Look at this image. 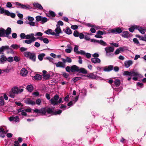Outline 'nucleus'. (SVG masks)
<instances>
[{
	"label": "nucleus",
	"instance_id": "1",
	"mask_svg": "<svg viewBox=\"0 0 146 146\" xmlns=\"http://www.w3.org/2000/svg\"><path fill=\"white\" fill-rule=\"evenodd\" d=\"M11 29L10 27H8L6 30L2 28H0V36L1 37H6L9 39L11 38L9 35L11 34Z\"/></svg>",
	"mask_w": 146,
	"mask_h": 146
},
{
	"label": "nucleus",
	"instance_id": "2",
	"mask_svg": "<svg viewBox=\"0 0 146 146\" xmlns=\"http://www.w3.org/2000/svg\"><path fill=\"white\" fill-rule=\"evenodd\" d=\"M135 29L138 30L142 34H144L146 31L144 27H139L136 25H134L129 28V31L131 33L133 32Z\"/></svg>",
	"mask_w": 146,
	"mask_h": 146
},
{
	"label": "nucleus",
	"instance_id": "3",
	"mask_svg": "<svg viewBox=\"0 0 146 146\" xmlns=\"http://www.w3.org/2000/svg\"><path fill=\"white\" fill-rule=\"evenodd\" d=\"M24 56L27 58H29L33 61L36 60V55L35 53L31 52L26 51L24 52Z\"/></svg>",
	"mask_w": 146,
	"mask_h": 146
},
{
	"label": "nucleus",
	"instance_id": "4",
	"mask_svg": "<svg viewBox=\"0 0 146 146\" xmlns=\"http://www.w3.org/2000/svg\"><path fill=\"white\" fill-rule=\"evenodd\" d=\"M36 22H40L42 24L46 23L48 20V19L46 18L39 15L36 17Z\"/></svg>",
	"mask_w": 146,
	"mask_h": 146
},
{
	"label": "nucleus",
	"instance_id": "5",
	"mask_svg": "<svg viewBox=\"0 0 146 146\" xmlns=\"http://www.w3.org/2000/svg\"><path fill=\"white\" fill-rule=\"evenodd\" d=\"M139 74L137 72H135L134 71H132L129 72L127 71H125L123 73L124 75H128L129 76H138Z\"/></svg>",
	"mask_w": 146,
	"mask_h": 146
},
{
	"label": "nucleus",
	"instance_id": "6",
	"mask_svg": "<svg viewBox=\"0 0 146 146\" xmlns=\"http://www.w3.org/2000/svg\"><path fill=\"white\" fill-rule=\"evenodd\" d=\"M59 98V97L57 95H55L53 98L50 100L51 103L54 106L58 104V100Z\"/></svg>",
	"mask_w": 146,
	"mask_h": 146
},
{
	"label": "nucleus",
	"instance_id": "7",
	"mask_svg": "<svg viewBox=\"0 0 146 146\" xmlns=\"http://www.w3.org/2000/svg\"><path fill=\"white\" fill-rule=\"evenodd\" d=\"M56 28L55 29L54 31L55 35H54L56 36H59V34L62 33V31L61 30L60 26H59L58 25H56Z\"/></svg>",
	"mask_w": 146,
	"mask_h": 146
},
{
	"label": "nucleus",
	"instance_id": "8",
	"mask_svg": "<svg viewBox=\"0 0 146 146\" xmlns=\"http://www.w3.org/2000/svg\"><path fill=\"white\" fill-rule=\"evenodd\" d=\"M23 89L19 88L17 87H15L12 89L11 91L17 94L23 92Z\"/></svg>",
	"mask_w": 146,
	"mask_h": 146
},
{
	"label": "nucleus",
	"instance_id": "9",
	"mask_svg": "<svg viewBox=\"0 0 146 146\" xmlns=\"http://www.w3.org/2000/svg\"><path fill=\"white\" fill-rule=\"evenodd\" d=\"M9 120L11 121H13L15 122H19L20 121L19 117L17 116H11L9 118Z\"/></svg>",
	"mask_w": 146,
	"mask_h": 146
},
{
	"label": "nucleus",
	"instance_id": "10",
	"mask_svg": "<svg viewBox=\"0 0 146 146\" xmlns=\"http://www.w3.org/2000/svg\"><path fill=\"white\" fill-rule=\"evenodd\" d=\"M15 4L20 6L21 8L23 9H31L32 8L29 5L26 6L19 2H16Z\"/></svg>",
	"mask_w": 146,
	"mask_h": 146
},
{
	"label": "nucleus",
	"instance_id": "11",
	"mask_svg": "<svg viewBox=\"0 0 146 146\" xmlns=\"http://www.w3.org/2000/svg\"><path fill=\"white\" fill-rule=\"evenodd\" d=\"M122 32V30L121 29L119 28H117L111 30L110 32L114 34H116L121 33Z\"/></svg>",
	"mask_w": 146,
	"mask_h": 146
},
{
	"label": "nucleus",
	"instance_id": "12",
	"mask_svg": "<svg viewBox=\"0 0 146 146\" xmlns=\"http://www.w3.org/2000/svg\"><path fill=\"white\" fill-rule=\"evenodd\" d=\"M8 131L6 130L5 131L4 129L2 127H0V136L2 138H4L5 136V135L6 134V133L8 132Z\"/></svg>",
	"mask_w": 146,
	"mask_h": 146
},
{
	"label": "nucleus",
	"instance_id": "13",
	"mask_svg": "<svg viewBox=\"0 0 146 146\" xmlns=\"http://www.w3.org/2000/svg\"><path fill=\"white\" fill-rule=\"evenodd\" d=\"M113 66L112 65H109L104 68L103 71L105 72H110L113 69Z\"/></svg>",
	"mask_w": 146,
	"mask_h": 146
},
{
	"label": "nucleus",
	"instance_id": "14",
	"mask_svg": "<svg viewBox=\"0 0 146 146\" xmlns=\"http://www.w3.org/2000/svg\"><path fill=\"white\" fill-rule=\"evenodd\" d=\"M133 63V62L131 60H128L124 62V65L126 68H129Z\"/></svg>",
	"mask_w": 146,
	"mask_h": 146
},
{
	"label": "nucleus",
	"instance_id": "15",
	"mask_svg": "<svg viewBox=\"0 0 146 146\" xmlns=\"http://www.w3.org/2000/svg\"><path fill=\"white\" fill-rule=\"evenodd\" d=\"M54 65H56V66L57 67H60L62 68H64L66 67L65 64H64L63 63H62V62L59 61L58 63H56Z\"/></svg>",
	"mask_w": 146,
	"mask_h": 146
},
{
	"label": "nucleus",
	"instance_id": "16",
	"mask_svg": "<svg viewBox=\"0 0 146 146\" xmlns=\"http://www.w3.org/2000/svg\"><path fill=\"white\" fill-rule=\"evenodd\" d=\"M87 76L89 77V78L92 79H96V80H98L100 78V77L96 75H94L93 73L88 74L87 75Z\"/></svg>",
	"mask_w": 146,
	"mask_h": 146
},
{
	"label": "nucleus",
	"instance_id": "17",
	"mask_svg": "<svg viewBox=\"0 0 146 146\" xmlns=\"http://www.w3.org/2000/svg\"><path fill=\"white\" fill-rule=\"evenodd\" d=\"M78 96H76L74 98V100L70 102L68 104V106H72L78 100Z\"/></svg>",
	"mask_w": 146,
	"mask_h": 146
},
{
	"label": "nucleus",
	"instance_id": "18",
	"mask_svg": "<svg viewBox=\"0 0 146 146\" xmlns=\"http://www.w3.org/2000/svg\"><path fill=\"white\" fill-rule=\"evenodd\" d=\"M25 103L27 104H30L32 105H34L35 104V102L33 101L31 99L29 98L26 99L25 100Z\"/></svg>",
	"mask_w": 146,
	"mask_h": 146
},
{
	"label": "nucleus",
	"instance_id": "19",
	"mask_svg": "<svg viewBox=\"0 0 146 146\" xmlns=\"http://www.w3.org/2000/svg\"><path fill=\"white\" fill-rule=\"evenodd\" d=\"M92 62L94 64H100L101 63V60L98 58H92L91 59Z\"/></svg>",
	"mask_w": 146,
	"mask_h": 146
},
{
	"label": "nucleus",
	"instance_id": "20",
	"mask_svg": "<svg viewBox=\"0 0 146 146\" xmlns=\"http://www.w3.org/2000/svg\"><path fill=\"white\" fill-rule=\"evenodd\" d=\"M46 15L48 17H54L55 16L54 13L51 11H49L48 13H46Z\"/></svg>",
	"mask_w": 146,
	"mask_h": 146
},
{
	"label": "nucleus",
	"instance_id": "21",
	"mask_svg": "<svg viewBox=\"0 0 146 146\" xmlns=\"http://www.w3.org/2000/svg\"><path fill=\"white\" fill-rule=\"evenodd\" d=\"M28 72L27 70L25 68H22L20 72L21 75L23 76H26L28 74Z\"/></svg>",
	"mask_w": 146,
	"mask_h": 146
},
{
	"label": "nucleus",
	"instance_id": "22",
	"mask_svg": "<svg viewBox=\"0 0 146 146\" xmlns=\"http://www.w3.org/2000/svg\"><path fill=\"white\" fill-rule=\"evenodd\" d=\"M34 6L38 9L42 10L43 8L41 5L38 3H34L33 4Z\"/></svg>",
	"mask_w": 146,
	"mask_h": 146
},
{
	"label": "nucleus",
	"instance_id": "23",
	"mask_svg": "<svg viewBox=\"0 0 146 146\" xmlns=\"http://www.w3.org/2000/svg\"><path fill=\"white\" fill-rule=\"evenodd\" d=\"M105 50L106 52H112L114 50V49L113 47L111 46L107 47L105 49Z\"/></svg>",
	"mask_w": 146,
	"mask_h": 146
},
{
	"label": "nucleus",
	"instance_id": "24",
	"mask_svg": "<svg viewBox=\"0 0 146 146\" xmlns=\"http://www.w3.org/2000/svg\"><path fill=\"white\" fill-rule=\"evenodd\" d=\"M121 36L123 37L126 38H128L130 36L129 32L127 31H123L121 34Z\"/></svg>",
	"mask_w": 146,
	"mask_h": 146
},
{
	"label": "nucleus",
	"instance_id": "25",
	"mask_svg": "<svg viewBox=\"0 0 146 146\" xmlns=\"http://www.w3.org/2000/svg\"><path fill=\"white\" fill-rule=\"evenodd\" d=\"M35 35L33 33L27 35V38H28V39L31 38L35 41L36 40V38L34 36Z\"/></svg>",
	"mask_w": 146,
	"mask_h": 146
},
{
	"label": "nucleus",
	"instance_id": "26",
	"mask_svg": "<svg viewBox=\"0 0 146 146\" xmlns=\"http://www.w3.org/2000/svg\"><path fill=\"white\" fill-rule=\"evenodd\" d=\"M78 68L76 65H73L70 67V71L72 72H78Z\"/></svg>",
	"mask_w": 146,
	"mask_h": 146
},
{
	"label": "nucleus",
	"instance_id": "27",
	"mask_svg": "<svg viewBox=\"0 0 146 146\" xmlns=\"http://www.w3.org/2000/svg\"><path fill=\"white\" fill-rule=\"evenodd\" d=\"M44 33L47 35H55V32H52V30L50 29H48L46 31H45Z\"/></svg>",
	"mask_w": 146,
	"mask_h": 146
},
{
	"label": "nucleus",
	"instance_id": "28",
	"mask_svg": "<svg viewBox=\"0 0 146 146\" xmlns=\"http://www.w3.org/2000/svg\"><path fill=\"white\" fill-rule=\"evenodd\" d=\"M9 48V46H3L0 48V54L3 53L4 50L6 49Z\"/></svg>",
	"mask_w": 146,
	"mask_h": 146
},
{
	"label": "nucleus",
	"instance_id": "29",
	"mask_svg": "<svg viewBox=\"0 0 146 146\" xmlns=\"http://www.w3.org/2000/svg\"><path fill=\"white\" fill-rule=\"evenodd\" d=\"M42 115H47L46 113V108H42L40 109V113Z\"/></svg>",
	"mask_w": 146,
	"mask_h": 146
},
{
	"label": "nucleus",
	"instance_id": "30",
	"mask_svg": "<svg viewBox=\"0 0 146 146\" xmlns=\"http://www.w3.org/2000/svg\"><path fill=\"white\" fill-rule=\"evenodd\" d=\"M7 58L4 55H2L0 58V62L3 63L5 62L7 60Z\"/></svg>",
	"mask_w": 146,
	"mask_h": 146
},
{
	"label": "nucleus",
	"instance_id": "31",
	"mask_svg": "<svg viewBox=\"0 0 146 146\" xmlns=\"http://www.w3.org/2000/svg\"><path fill=\"white\" fill-rule=\"evenodd\" d=\"M78 72L82 73L84 74H86L87 73V70L84 68H78Z\"/></svg>",
	"mask_w": 146,
	"mask_h": 146
},
{
	"label": "nucleus",
	"instance_id": "32",
	"mask_svg": "<svg viewBox=\"0 0 146 146\" xmlns=\"http://www.w3.org/2000/svg\"><path fill=\"white\" fill-rule=\"evenodd\" d=\"M64 29H63V31L65 32L66 34L68 35H70L72 33L71 30L68 27H67L66 28L65 31H64Z\"/></svg>",
	"mask_w": 146,
	"mask_h": 146
},
{
	"label": "nucleus",
	"instance_id": "33",
	"mask_svg": "<svg viewBox=\"0 0 146 146\" xmlns=\"http://www.w3.org/2000/svg\"><path fill=\"white\" fill-rule=\"evenodd\" d=\"M136 36L137 37L139 38L140 40H142L144 41H145L146 42V36H140L139 35H136Z\"/></svg>",
	"mask_w": 146,
	"mask_h": 146
},
{
	"label": "nucleus",
	"instance_id": "34",
	"mask_svg": "<svg viewBox=\"0 0 146 146\" xmlns=\"http://www.w3.org/2000/svg\"><path fill=\"white\" fill-rule=\"evenodd\" d=\"M114 84L116 87H117L119 86L121 84L120 80L118 79L115 80L114 81Z\"/></svg>",
	"mask_w": 146,
	"mask_h": 146
},
{
	"label": "nucleus",
	"instance_id": "35",
	"mask_svg": "<svg viewBox=\"0 0 146 146\" xmlns=\"http://www.w3.org/2000/svg\"><path fill=\"white\" fill-rule=\"evenodd\" d=\"M45 54L44 53H42L39 54L38 56V58L40 61H42L43 60V58L44 57Z\"/></svg>",
	"mask_w": 146,
	"mask_h": 146
},
{
	"label": "nucleus",
	"instance_id": "36",
	"mask_svg": "<svg viewBox=\"0 0 146 146\" xmlns=\"http://www.w3.org/2000/svg\"><path fill=\"white\" fill-rule=\"evenodd\" d=\"M41 78V76L39 74H36L34 76V79L37 80H40Z\"/></svg>",
	"mask_w": 146,
	"mask_h": 146
},
{
	"label": "nucleus",
	"instance_id": "37",
	"mask_svg": "<svg viewBox=\"0 0 146 146\" xmlns=\"http://www.w3.org/2000/svg\"><path fill=\"white\" fill-rule=\"evenodd\" d=\"M35 41L34 40L31 38V39H27L24 41V42L27 44H30L32 42Z\"/></svg>",
	"mask_w": 146,
	"mask_h": 146
},
{
	"label": "nucleus",
	"instance_id": "38",
	"mask_svg": "<svg viewBox=\"0 0 146 146\" xmlns=\"http://www.w3.org/2000/svg\"><path fill=\"white\" fill-rule=\"evenodd\" d=\"M7 15L11 16L13 18H14L15 16V15L13 13H10L9 11H6Z\"/></svg>",
	"mask_w": 146,
	"mask_h": 146
},
{
	"label": "nucleus",
	"instance_id": "39",
	"mask_svg": "<svg viewBox=\"0 0 146 146\" xmlns=\"http://www.w3.org/2000/svg\"><path fill=\"white\" fill-rule=\"evenodd\" d=\"M53 110L52 108H46V113L50 114L52 113L53 114Z\"/></svg>",
	"mask_w": 146,
	"mask_h": 146
},
{
	"label": "nucleus",
	"instance_id": "40",
	"mask_svg": "<svg viewBox=\"0 0 146 146\" xmlns=\"http://www.w3.org/2000/svg\"><path fill=\"white\" fill-rule=\"evenodd\" d=\"M27 90L29 92H32L33 90V87L32 85H28L27 87Z\"/></svg>",
	"mask_w": 146,
	"mask_h": 146
},
{
	"label": "nucleus",
	"instance_id": "41",
	"mask_svg": "<svg viewBox=\"0 0 146 146\" xmlns=\"http://www.w3.org/2000/svg\"><path fill=\"white\" fill-rule=\"evenodd\" d=\"M11 47L13 49H17L20 47V46L17 44H13L11 45Z\"/></svg>",
	"mask_w": 146,
	"mask_h": 146
},
{
	"label": "nucleus",
	"instance_id": "42",
	"mask_svg": "<svg viewBox=\"0 0 146 146\" xmlns=\"http://www.w3.org/2000/svg\"><path fill=\"white\" fill-rule=\"evenodd\" d=\"M98 43L104 46H106L107 45L106 43L103 41L102 40H98Z\"/></svg>",
	"mask_w": 146,
	"mask_h": 146
},
{
	"label": "nucleus",
	"instance_id": "43",
	"mask_svg": "<svg viewBox=\"0 0 146 146\" xmlns=\"http://www.w3.org/2000/svg\"><path fill=\"white\" fill-rule=\"evenodd\" d=\"M4 102L3 98L2 96L0 97V106H2L4 105Z\"/></svg>",
	"mask_w": 146,
	"mask_h": 146
},
{
	"label": "nucleus",
	"instance_id": "44",
	"mask_svg": "<svg viewBox=\"0 0 146 146\" xmlns=\"http://www.w3.org/2000/svg\"><path fill=\"white\" fill-rule=\"evenodd\" d=\"M27 35H26L24 33H21L20 35V36L21 39H28L27 38Z\"/></svg>",
	"mask_w": 146,
	"mask_h": 146
},
{
	"label": "nucleus",
	"instance_id": "45",
	"mask_svg": "<svg viewBox=\"0 0 146 146\" xmlns=\"http://www.w3.org/2000/svg\"><path fill=\"white\" fill-rule=\"evenodd\" d=\"M0 10L1 13L3 14L5 13V14L6 15H7L6 11H9L8 10H5L3 8H1Z\"/></svg>",
	"mask_w": 146,
	"mask_h": 146
},
{
	"label": "nucleus",
	"instance_id": "46",
	"mask_svg": "<svg viewBox=\"0 0 146 146\" xmlns=\"http://www.w3.org/2000/svg\"><path fill=\"white\" fill-rule=\"evenodd\" d=\"M27 24H29L31 26H35V22L32 21H29L26 22Z\"/></svg>",
	"mask_w": 146,
	"mask_h": 146
},
{
	"label": "nucleus",
	"instance_id": "47",
	"mask_svg": "<svg viewBox=\"0 0 146 146\" xmlns=\"http://www.w3.org/2000/svg\"><path fill=\"white\" fill-rule=\"evenodd\" d=\"M62 112V111L60 110H58L56 111L55 112H53V115H57L60 114Z\"/></svg>",
	"mask_w": 146,
	"mask_h": 146
},
{
	"label": "nucleus",
	"instance_id": "48",
	"mask_svg": "<svg viewBox=\"0 0 146 146\" xmlns=\"http://www.w3.org/2000/svg\"><path fill=\"white\" fill-rule=\"evenodd\" d=\"M15 94L14 93L12 92L11 91L10 92V94L9 96L12 98H14L16 96Z\"/></svg>",
	"mask_w": 146,
	"mask_h": 146
},
{
	"label": "nucleus",
	"instance_id": "49",
	"mask_svg": "<svg viewBox=\"0 0 146 146\" xmlns=\"http://www.w3.org/2000/svg\"><path fill=\"white\" fill-rule=\"evenodd\" d=\"M78 47L77 45H75L74 48V52H76V53H78V52H79V51H78Z\"/></svg>",
	"mask_w": 146,
	"mask_h": 146
},
{
	"label": "nucleus",
	"instance_id": "50",
	"mask_svg": "<svg viewBox=\"0 0 146 146\" xmlns=\"http://www.w3.org/2000/svg\"><path fill=\"white\" fill-rule=\"evenodd\" d=\"M43 76L44 78L45 79H47L49 78L50 77V75L49 74H43Z\"/></svg>",
	"mask_w": 146,
	"mask_h": 146
},
{
	"label": "nucleus",
	"instance_id": "51",
	"mask_svg": "<svg viewBox=\"0 0 146 146\" xmlns=\"http://www.w3.org/2000/svg\"><path fill=\"white\" fill-rule=\"evenodd\" d=\"M133 40L135 44H136L137 45H139V42L137 38H134L133 39Z\"/></svg>",
	"mask_w": 146,
	"mask_h": 146
},
{
	"label": "nucleus",
	"instance_id": "52",
	"mask_svg": "<svg viewBox=\"0 0 146 146\" xmlns=\"http://www.w3.org/2000/svg\"><path fill=\"white\" fill-rule=\"evenodd\" d=\"M35 104H36L37 105L39 106L40 105L41 103V100L38 98L37 99L36 101Z\"/></svg>",
	"mask_w": 146,
	"mask_h": 146
},
{
	"label": "nucleus",
	"instance_id": "53",
	"mask_svg": "<svg viewBox=\"0 0 146 146\" xmlns=\"http://www.w3.org/2000/svg\"><path fill=\"white\" fill-rule=\"evenodd\" d=\"M79 34L77 31H74L73 33L74 36L76 37H78L79 36Z\"/></svg>",
	"mask_w": 146,
	"mask_h": 146
},
{
	"label": "nucleus",
	"instance_id": "54",
	"mask_svg": "<svg viewBox=\"0 0 146 146\" xmlns=\"http://www.w3.org/2000/svg\"><path fill=\"white\" fill-rule=\"evenodd\" d=\"M27 115V113H26V111H25V110H23L22 112L21 113L19 114V115H23L26 116Z\"/></svg>",
	"mask_w": 146,
	"mask_h": 146
},
{
	"label": "nucleus",
	"instance_id": "55",
	"mask_svg": "<svg viewBox=\"0 0 146 146\" xmlns=\"http://www.w3.org/2000/svg\"><path fill=\"white\" fill-rule=\"evenodd\" d=\"M7 60L10 62H12L13 60V58L12 57H9L7 58Z\"/></svg>",
	"mask_w": 146,
	"mask_h": 146
},
{
	"label": "nucleus",
	"instance_id": "56",
	"mask_svg": "<svg viewBox=\"0 0 146 146\" xmlns=\"http://www.w3.org/2000/svg\"><path fill=\"white\" fill-rule=\"evenodd\" d=\"M80 78V77H76L73 78L72 79V80L74 82H76L78 80H79Z\"/></svg>",
	"mask_w": 146,
	"mask_h": 146
},
{
	"label": "nucleus",
	"instance_id": "57",
	"mask_svg": "<svg viewBox=\"0 0 146 146\" xmlns=\"http://www.w3.org/2000/svg\"><path fill=\"white\" fill-rule=\"evenodd\" d=\"M78 28V27L76 25H72L71 26V28L73 30L77 29Z\"/></svg>",
	"mask_w": 146,
	"mask_h": 146
},
{
	"label": "nucleus",
	"instance_id": "58",
	"mask_svg": "<svg viewBox=\"0 0 146 146\" xmlns=\"http://www.w3.org/2000/svg\"><path fill=\"white\" fill-rule=\"evenodd\" d=\"M43 34L41 32H38L36 33L35 36H41Z\"/></svg>",
	"mask_w": 146,
	"mask_h": 146
},
{
	"label": "nucleus",
	"instance_id": "59",
	"mask_svg": "<svg viewBox=\"0 0 146 146\" xmlns=\"http://www.w3.org/2000/svg\"><path fill=\"white\" fill-rule=\"evenodd\" d=\"M25 111L26 112H31L32 110H33L31 109V108H28L25 109Z\"/></svg>",
	"mask_w": 146,
	"mask_h": 146
},
{
	"label": "nucleus",
	"instance_id": "60",
	"mask_svg": "<svg viewBox=\"0 0 146 146\" xmlns=\"http://www.w3.org/2000/svg\"><path fill=\"white\" fill-rule=\"evenodd\" d=\"M66 58V62H68V63H71L72 62V59L69 57H67Z\"/></svg>",
	"mask_w": 146,
	"mask_h": 146
},
{
	"label": "nucleus",
	"instance_id": "61",
	"mask_svg": "<svg viewBox=\"0 0 146 146\" xmlns=\"http://www.w3.org/2000/svg\"><path fill=\"white\" fill-rule=\"evenodd\" d=\"M7 49L8 50V53H10L11 54L14 53V51L13 50H12L11 48H9H9Z\"/></svg>",
	"mask_w": 146,
	"mask_h": 146
},
{
	"label": "nucleus",
	"instance_id": "62",
	"mask_svg": "<svg viewBox=\"0 0 146 146\" xmlns=\"http://www.w3.org/2000/svg\"><path fill=\"white\" fill-rule=\"evenodd\" d=\"M110 52H106V56L108 57H112L113 56V54L110 53Z\"/></svg>",
	"mask_w": 146,
	"mask_h": 146
},
{
	"label": "nucleus",
	"instance_id": "63",
	"mask_svg": "<svg viewBox=\"0 0 146 146\" xmlns=\"http://www.w3.org/2000/svg\"><path fill=\"white\" fill-rule=\"evenodd\" d=\"M85 52L84 51L81 50L80 51L78 52L77 54H80L82 55H85Z\"/></svg>",
	"mask_w": 146,
	"mask_h": 146
},
{
	"label": "nucleus",
	"instance_id": "64",
	"mask_svg": "<svg viewBox=\"0 0 146 146\" xmlns=\"http://www.w3.org/2000/svg\"><path fill=\"white\" fill-rule=\"evenodd\" d=\"M6 6L8 8H11L12 6V5L10 2H8L7 3Z\"/></svg>",
	"mask_w": 146,
	"mask_h": 146
}]
</instances>
